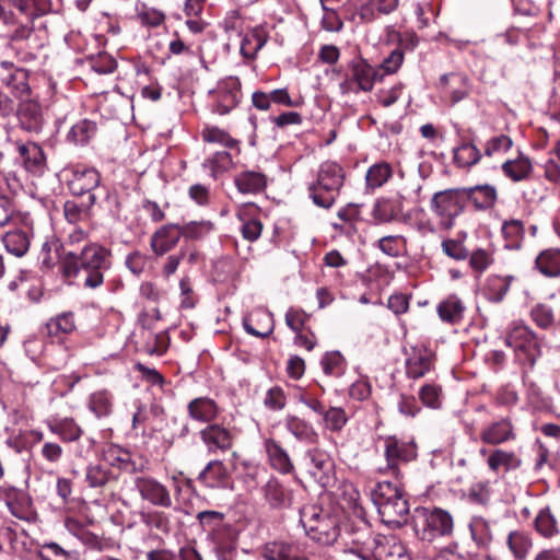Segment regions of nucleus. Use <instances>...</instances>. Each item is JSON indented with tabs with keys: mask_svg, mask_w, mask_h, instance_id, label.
Masks as SVG:
<instances>
[{
	"mask_svg": "<svg viewBox=\"0 0 560 560\" xmlns=\"http://www.w3.org/2000/svg\"><path fill=\"white\" fill-rule=\"evenodd\" d=\"M112 252L97 243L86 244L79 254L69 253L62 262L63 275L79 278L83 288L96 290L112 267Z\"/></svg>",
	"mask_w": 560,
	"mask_h": 560,
	"instance_id": "1",
	"label": "nucleus"
},
{
	"mask_svg": "<svg viewBox=\"0 0 560 560\" xmlns=\"http://www.w3.org/2000/svg\"><path fill=\"white\" fill-rule=\"evenodd\" d=\"M371 495L384 524L398 528L407 523L409 503L398 483L390 481L377 482Z\"/></svg>",
	"mask_w": 560,
	"mask_h": 560,
	"instance_id": "2",
	"label": "nucleus"
},
{
	"mask_svg": "<svg viewBox=\"0 0 560 560\" xmlns=\"http://www.w3.org/2000/svg\"><path fill=\"white\" fill-rule=\"evenodd\" d=\"M345 177V171L338 163L332 161L322 163L315 180L307 187L313 203L322 209H330L340 195Z\"/></svg>",
	"mask_w": 560,
	"mask_h": 560,
	"instance_id": "3",
	"label": "nucleus"
},
{
	"mask_svg": "<svg viewBox=\"0 0 560 560\" xmlns=\"http://www.w3.org/2000/svg\"><path fill=\"white\" fill-rule=\"evenodd\" d=\"M139 498L153 506L173 508L171 490L152 476H135L125 480L121 487V502L130 506L133 499Z\"/></svg>",
	"mask_w": 560,
	"mask_h": 560,
	"instance_id": "4",
	"label": "nucleus"
},
{
	"mask_svg": "<svg viewBox=\"0 0 560 560\" xmlns=\"http://www.w3.org/2000/svg\"><path fill=\"white\" fill-rule=\"evenodd\" d=\"M100 180L101 175L96 170L77 168L73 171L72 177L69 180V189L77 196L89 194V203L86 205V208L95 205L97 199H100V206L102 208L112 214L118 213L119 203L116 195H112L105 188L98 189L97 192L93 191L98 188Z\"/></svg>",
	"mask_w": 560,
	"mask_h": 560,
	"instance_id": "5",
	"label": "nucleus"
},
{
	"mask_svg": "<svg viewBox=\"0 0 560 560\" xmlns=\"http://www.w3.org/2000/svg\"><path fill=\"white\" fill-rule=\"evenodd\" d=\"M454 528V517L447 510L424 508L420 512V522L416 525V533L421 540L432 542L438 538L451 537Z\"/></svg>",
	"mask_w": 560,
	"mask_h": 560,
	"instance_id": "6",
	"label": "nucleus"
},
{
	"mask_svg": "<svg viewBox=\"0 0 560 560\" xmlns=\"http://www.w3.org/2000/svg\"><path fill=\"white\" fill-rule=\"evenodd\" d=\"M505 343L515 351L518 361L530 368L541 354L536 334L522 323H513L508 331Z\"/></svg>",
	"mask_w": 560,
	"mask_h": 560,
	"instance_id": "7",
	"label": "nucleus"
},
{
	"mask_svg": "<svg viewBox=\"0 0 560 560\" xmlns=\"http://www.w3.org/2000/svg\"><path fill=\"white\" fill-rule=\"evenodd\" d=\"M465 195L462 188H450L435 192L430 202L432 212L440 219L441 228L450 230L454 220L465 209Z\"/></svg>",
	"mask_w": 560,
	"mask_h": 560,
	"instance_id": "8",
	"label": "nucleus"
},
{
	"mask_svg": "<svg viewBox=\"0 0 560 560\" xmlns=\"http://www.w3.org/2000/svg\"><path fill=\"white\" fill-rule=\"evenodd\" d=\"M382 78L378 71L364 58L357 56L351 59L347 67L346 79L339 88L343 94L370 92L377 79Z\"/></svg>",
	"mask_w": 560,
	"mask_h": 560,
	"instance_id": "9",
	"label": "nucleus"
},
{
	"mask_svg": "<svg viewBox=\"0 0 560 560\" xmlns=\"http://www.w3.org/2000/svg\"><path fill=\"white\" fill-rule=\"evenodd\" d=\"M303 526L311 539L324 546L332 545L340 536L337 517L325 512L312 514Z\"/></svg>",
	"mask_w": 560,
	"mask_h": 560,
	"instance_id": "10",
	"label": "nucleus"
},
{
	"mask_svg": "<svg viewBox=\"0 0 560 560\" xmlns=\"http://www.w3.org/2000/svg\"><path fill=\"white\" fill-rule=\"evenodd\" d=\"M212 96V112L218 115H226L235 108L242 97L241 81L238 78L230 77L221 81L214 91L210 92Z\"/></svg>",
	"mask_w": 560,
	"mask_h": 560,
	"instance_id": "11",
	"label": "nucleus"
},
{
	"mask_svg": "<svg viewBox=\"0 0 560 560\" xmlns=\"http://www.w3.org/2000/svg\"><path fill=\"white\" fill-rule=\"evenodd\" d=\"M384 455L386 458V468H380L381 471H389L396 478L399 477L401 463H408L417 457L416 446L402 442L395 436H388L385 439V451Z\"/></svg>",
	"mask_w": 560,
	"mask_h": 560,
	"instance_id": "12",
	"label": "nucleus"
},
{
	"mask_svg": "<svg viewBox=\"0 0 560 560\" xmlns=\"http://www.w3.org/2000/svg\"><path fill=\"white\" fill-rule=\"evenodd\" d=\"M345 551L357 555L362 560H371L370 551L376 544L368 526L349 528L342 536Z\"/></svg>",
	"mask_w": 560,
	"mask_h": 560,
	"instance_id": "13",
	"label": "nucleus"
},
{
	"mask_svg": "<svg viewBox=\"0 0 560 560\" xmlns=\"http://www.w3.org/2000/svg\"><path fill=\"white\" fill-rule=\"evenodd\" d=\"M530 317L542 329L560 326V292L550 295L545 302L536 304L530 310Z\"/></svg>",
	"mask_w": 560,
	"mask_h": 560,
	"instance_id": "14",
	"label": "nucleus"
},
{
	"mask_svg": "<svg viewBox=\"0 0 560 560\" xmlns=\"http://www.w3.org/2000/svg\"><path fill=\"white\" fill-rule=\"evenodd\" d=\"M199 434L209 453L226 452L233 446V433L219 423L208 424Z\"/></svg>",
	"mask_w": 560,
	"mask_h": 560,
	"instance_id": "15",
	"label": "nucleus"
},
{
	"mask_svg": "<svg viewBox=\"0 0 560 560\" xmlns=\"http://www.w3.org/2000/svg\"><path fill=\"white\" fill-rule=\"evenodd\" d=\"M310 460L308 472L323 487L330 483L332 479L334 463L329 455L319 448H310L305 453Z\"/></svg>",
	"mask_w": 560,
	"mask_h": 560,
	"instance_id": "16",
	"label": "nucleus"
},
{
	"mask_svg": "<svg viewBox=\"0 0 560 560\" xmlns=\"http://www.w3.org/2000/svg\"><path fill=\"white\" fill-rule=\"evenodd\" d=\"M18 152L27 172L36 176H40L45 173L47 162L42 147L35 142L18 143Z\"/></svg>",
	"mask_w": 560,
	"mask_h": 560,
	"instance_id": "17",
	"label": "nucleus"
},
{
	"mask_svg": "<svg viewBox=\"0 0 560 560\" xmlns=\"http://www.w3.org/2000/svg\"><path fill=\"white\" fill-rule=\"evenodd\" d=\"M262 556L266 560H310L299 544L285 540L267 542Z\"/></svg>",
	"mask_w": 560,
	"mask_h": 560,
	"instance_id": "18",
	"label": "nucleus"
},
{
	"mask_svg": "<svg viewBox=\"0 0 560 560\" xmlns=\"http://www.w3.org/2000/svg\"><path fill=\"white\" fill-rule=\"evenodd\" d=\"M261 493L266 503L276 510L287 509L292 502V491L277 478L270 477L261 487Z\"/></svg>",
	"mask_w": 560,
	"mask_h": 560,
	"instance_id": "19",
	"label": "nucleus"
},
{
	"mask_svg": "<svg viewBox=\"0 0 560 560\" xmlns=\"http://www.w3.org/2000/svg\"><path fill=\"white\" fill-rule=\"evenodd\" d=\"M182 237L178 224H166L156 230L150 240V246L156 256H163L173 249Z\"/></svg>",
	"mask_w": 560,
	"mask_h": 560,
	"instance_id": "20",
	"label": "nucleus"
},
{
	"mask_svg": "<svg viewBox=\"0 0 560 560\" xmlns=\"http://www.w3.org/2000/svg\"><path fill=\"white\" fill-rule=\"evenodd\" d=\"M243 327L246 332L252 336L266 338L273 331V316L267 310H255L249 316L243 319Z\"/></svg>",
	"mask_w": 560,
	"mask_h": 560,
	"instance_id": "21",
	"label": "nucleus"
},
{
	"mask_svg": "<svg viewBox=\"0 0 560 560\" xmlns=\"http://www.w3.org/2000/svg\"><path fill=\"white\" fill-rule=\"evenodd\" d=\"M21 127L28 132H39L44 125L40 105L33 100H22L18 109Z\"/></svg>",
	"mask_w": 560,
	"mask_h": 560,
	"instance_id": "22",
	"label": "nucleus"
},
{
	"mask_svg": "<svg viewBox=\"0 0 560 560\" xmlns=\"http://www.w3.org/2000/svg\"><path fill=\"white\" fill-rule=\"evenodd\" d=\"M514 439V427L509 418L494 421L480 432V440L490 445H500Z\"/></svg>",
	"mask_w": 560,
	"mask_h": 560,
	"instance_id": "23",
	"label": "nucleus"
},
{
	"mask_svg": "<svg viewBox=\"0 0 560 560\" xmlns=\"http://www.w3.org/2000/svg\"><path fill=\"white\" fill-rule=\"evenodd\" d=\"M234 185L241 194L257 195L267 187V176L255 170L242 171L234 176Z\"/></svg>",
	"mask_w": 560,
	"mask_h": 560,
	"instance_id": "24",
	"label": "nucleus"
},
{
	"mask_svg": "<svg viewBox=\"0 0 560 560\" xmlns=\"http://www.w3.org/2000/svg\"><path fill=\"white\" fill-rule=\"evenodd\" d=\"M197 480L211 489L226 488L230 475L225 465L221 460H211L199 472Z\"/></svg>",
	"mask_w": 560,
	"mask_h": 560,
	"instance_id": "25",
	"label": "nucleus"
},
{
	"mask_svg": "<svg viewBox=\"0 0 560 560\" xmlns=\"http://www.w3.org/2000/svg\"><path fill=\"white\" fill-rule=\"evenodd\" d=\"M217 402L209 397H197L187 405V412L190 419L211 424L219 415Z\"/></svg>",
	"mask_w": 560,
	"mask_h": 560,
	"instance_id": "26",
	"label": "nucleus"
},
{
	"mask_svg": "<svg viewBox=\"0 0 560 560\" xmlns=\"http://www.w3.org/2000/svg\"><path fill=\"white\" fill-rule=\"evenodd\" d=\"M264 445L268 455V460L273 469L281 474H291L294 470V465L288 452L278 441L267 439Z\"/></svg>",
	"mask_w": 560,
	"mask_h": 560,
	"instance_id": "27",
	"label": "nucleus"
},
{
	"mask_svg": "<svg viewBox=\"0 0 560 560\" xmlns=\"http://www.w3.org/2000/svg\"><path fill=\"white\" fill-rule=\"evenodd\" d=\"M487 466L491 472H509L521 466L522 460L513 453L502 448L491 450L487 459Z\"/></svg>",
	"mask_w": 560,
	"mask_h": 560,
	"instance_id": "28",
	"label": "nucleus"
},
{
	"mask_svg": "<svg viewBox=\"0 0 560 560\" xmlns=\"http://www.w3.org/2000/svg\"><path fill=\"white\" fill-rule=\"evenodd\" d=\"M433 357L427 349H412L406 360V373L410 378L424 376L432 368Z\"/></svg>",
	"mask_w": 560,
	"mask_h": 560,
	"instance_id": "29",
	"label": "nucleus"
},
{
	"mask_svg": "<svg viewBox=\"0 0 560 560\" xmlns=\"http://www.w3.org/2000/svg\"><path fill=\"white\" fill-rule=\"evenodd\" d=\"M283 424L287 431L301 442L315 443L318 439V434L313 425L295 415H287L283 419Z\"/></svg>",
	"mask_w": 560,
	"mask_h": 560,
	"instance_id": "30",
	"label": "nucleus"
},
{
	"mask_svg": "<svg viewBox=\"0 0 560 560\" xmlns=\"http://www.w3.org/2000/svg\"><path fill=\"white\" fill-rule=\"evenodd\" d=\"M255 211H257V207L254 203H245L237 211V218L243 222L242 235L249 242L258 240L262 232V223L258 219L252 218Z\"/></svg>",
	"mask_w": 560,
	"mask_h": 560,
	"instance_id": "31",
	"label": "nucleus"
},
{
	"mask_svg": "<svg viewBox=\"0 0 560 560\" xmlns=\"http://www.w3.org/2000/svg\"><path fill=\"white\" fill-rule=\"evenodd\" d=\"M31 237L28 229H14L2 236V242L10 254L23 257L30 249Z\"/></svg>",
	"mask_w": 560,
	"mask_h": 560,
	"instance_id": "32",
	"label": "nucleus"
},
{
	"mask_svg": "<svg viewBox=\"0 0 560 560\" xmlns=\"http://www.w3.org/2000/svg\"><path fill=\"white\" fill-rule=\"evenodd\" d=\"M462 189L465 195V203L471 201L480 210L491 208L497 200V190L491 185H477Z\"/></svg>",
	"mask_w": 560,
	"mask_h": 560,
	"instance_id": "33",
	"label": "nucleus"
},
{
	"mask_svg": "<svg viewBox=\"0 0 560 560\" xmlns=\"http://www.w3.org/2000/svg\"><path fill=\"white\" fill-rule=\"evenodd\" d=\"M373 557L375 560H409L406 547L394 537L375 544Z\"/></svg>",
	"mask_w": 560,
	"mask_h": 560,
	"instance_id": "34",
	"label": "nucleus"
},
{
	"mask_svg": "<svg viewBox=\"0 0 560 560\" xmlns=\"http://www.w3.org/2000/svg\"><path fill=\"white\" fill-rule=\"evenodd\" d=\"M439 317L448 324H457L464 318L465 305L457 295H450L438 305Z\"/></svg>",
	"mask_w": 560,
	"mask_h": 560,
	"instance_id": "35",
	"label": "nucleus"
},
{
	"mask_svg": "<svg viewBox=\"0 0 560 560\" xmlns=\"http://www.w3.org/2000/svg\"><path fill=\"white\" fill-rule=\"evenodd\" d=\"M393 176V167L387 162H377L371 165L365 174L366 191H374L385 185Z\"/></svg>",
	"mask_w": 560,
	"mask_h": 560,
	"instance_id": "36",
	"label": "nucleus"
},
{
	"mask_svg": "<svg viewBox=\"0 0 560 560\" xmlns=\"http://www.w3.org/2000/svg\"><path fill=\"white\" fill-rule=\"evenodd\" d=\"M267 39L268 34L262 27H254L243 37L241 54L246 58L254 59L257 52L265 46Z\"/></svg>",
	"mask_w": 560,
	"mask_h": 560,
	"instance_id": "37",
	"label": "nucleus"
},
{
	"mask_svg": "<svg viewBox=\"0 0 560 560\" xmlns=\"http://www.w3.org/2000/svg\"><path fill=\"white\" fill-rule=\"evenodd\" d=\"M454 163L462 168H470L482 158L480 150L477 145L469 141L462 142L458 147L454 148Z\"/></svg>",
	"mask_w": 560,
	"mask_h": 560,
	"instance_id": "38",
	"label": "nucleus"
},
{
	"mask_svg": "<svg viewBox=\"0 0 560 560\" xmlns=\"http://www.w3.org/2000/svg\"><path fill=\"white\" fill-rule=\"evenodd\" d=\"M537 269L547 277L560 275V249L549 248L542 250L535 260Z\"/></svg>",
	"mask_w": 560,
	"mask_h": 560,
	"instance_id": "39",
	"label": "nucleus"
},
{
	"mask_svg": "<svg viewBox=\"0 0 560 560\" xmlns=\"http://www.w3.org/2000/svg\"><path fill=\"white\" fill-rule=\"evenodd\" d=\"M513 280V276L490 277L485 289L488 300L495 303L501 302L509 292Z\"/></svg>",
	"mask_w": 560,
	"mask_h": 560,
	"instance_id": "40",
	"label": "nucleus"
},
{
	"mask_svg": "<svg viewBox=\"0 0 560 560\" xmlns=\"http://www.w3.org/2000/svg\"><path fill=\"white\" fill-rule=\"evenodd\" d=\"M504 175L514 182L527 178L532 172V163L526 156H518L515 160H508L502 164Z\"/></svg>",
	"mask_w": 560,
	"mask_h": 560,
	"instance_id": "41",
	"label": "nucleus"
},
{
	"mask_svg": "<svg viewBox=\"0 0 560 560\" xmlns=\"http://www.w3.org/2000/svg\"><path fill=\"white\" fill-rule=\"evenodd\" d=\"M47 334L54 337L68 335L75 329L74 314L66 312L50 318L46 323Z\"/></svg>",
	"mask_w": 560,
	"mask_h": 560,
	"instance_id": "42",
	"label": "nucleus"
},
{
	"mask_svg": "<svg viewBox=\"0 0 560 560\" xmlns=\"http://www.w3.org/2000/svg\"><path fill=\"white\" fill-rule=\"evenodd\" d=\"M75 556V551L68 549L58 542H44L37 550V557L40 560H71Z\"/></svg>",
	"mask_w": 560,
	"mask_h": 560,
	"instance_id": "43",
	"label": "nucleus"
},
{
	"mask_svg": "<svg viewBox=\"0 0 560 560\" xmlns=\"http://www.w3.org/2000/svg\"><path fill=\"white\" fill-rule=\"evenodd\" d=\"M96 133V124L82 119L73 125L68 133V140L74 144L84 145Z\"/></svg>",
	"mask_w": 560,
	"mask_h": 560,
	"instance_id": "44",
	"label": "nucleus"
},
{
	"mask_svg": "<svg viewBox=\"0 0 560 560\" xmlns=\"http://www.w3.org/2000/svg\"><path fill=\"white\" fill-rule=\"evenodd\" d=\"M27 78L28 72L25 69H15L7 77H3L2 81L14 90L18 97L25 100L30 95Z\"/></svg>",
	"mask_w": 560,
	"mask_h": 560,
	"instance_id": "45",
	"label": "nucleus"
},
{
	"mask_svg": "<svg viewBox=\"0 0 560 560\" xmlns=\"http://www.w3.org/2000/svg\"><path fill=\"white\" fill-rule=\"evenodd\" d=\"M141 521L147 526L154 528L161 533L171 532V518L170 515L161 510H152L149 512H142L140 514Z\"/></svg>",
	"mask_w": 560,
	"mask_h": 560,
	"instance_id": "46",
	"label": "nucleus"
},
{
	"mask_svg": "<svg viewBox=\"0 0 560 560\" xmlns=\"http://www.w3.org/2000/svg\"><path fill=\"white\" fill-rule=\"evenodd\" d=\"M506 544L513 556L520 560L526 558L532 547L530 538L521 532H511L508 536Z\"/></svg>",
	"mask_w": 560,
	"mask_h": 560,
	"instance_id": "47",
	"label": "nucleus"
},
{
	"mask_svg": "<svg viewBox=\"0 0 560 560\" xmlns=\"http://www.w3.org/2000/svg\"><path fill=\"white\" fill-rule=\"evenodd\" d=\"M49 428L52 433L59 435L62 441L66 442L77 441L82 434L81 428L69 418H65L51 424Z\"/></svg>",
	"mask_w": 560,
	"mask_h": 560,
	"instance_id": "48",
	"label": "nucleus"
},
{
	"mask_svg": "<svg viewBox=\"0 0 560 560\" xmlns=\"http://www.w3.org/2000/svg\"><path fill=\"white\" fill-rule=\"evenodd\" d=\"M232 156L225 151H215L206 160L203 166L211 171V176L215 178L219 174L228 171L232 165Z\"/></svg>",
	"mask_w": 560,
	"mask_h": 560,
	"instance_id": "49",
	"label": "nucleus"
},
{
	"mask_svg": "<svg viewBox=\"0 0 560 560\" xmlns=\"http://www.w3.org/2000/svg\"><path fill=\"white\" fill-rule=\"evenodd\" d=\"M502 233L508 248H518L524 236V224L520 220L505 221L502 226Z\"/></svg>",
	"mask_w": 560,
	"mask_h": 560,
	"instance_id": "50",
	"label": "nucleus"
},
{
	"mask_svg": "<svg viewBox=\"0 0 560 560\" xmlns=\"http://www.w3.org/2000/svg\"><path fill=\"white\" fill-rule=\"evenodd\" d=\"M112 472L100 464H91L85 470V480L91 488H101L108 483Z\"/></svg>",
	"mask_w": 560,
	"mask_h": 560,
	"instance_id": "51",
	"label": "nucleus"
},
{
	"mask_svg": "<svg viewBox=\"0 0 560 560\" xmlns=\"http://www.w3.org/2000/svg\"><path fill=\"white\" fill-rule=\"evenodd\" d=\"M125 265L131 273L140 277L151 269L152 259L147 254L135 250L127 255Z\"/></svg>",
	"mask_w": 560,
	"mask_h": 560,
	"instance_id": "52",
	"label": "nucleus"
},
{
	"mask_svg": "<svg viewBox=\"0 0 560 560\" xmlns=\"http://www.w3.org/2000/svg\"><path fill=\"white\" fill-rule=\"evenodd\" d=\"M323 371L328 376H340L346 369L343 357L338 351L327 352L320 361Z\"/></svg>",
	"mask_w": 560,
	"mask_h": 560,
	"instance_id": "53",
	"label": "nucleus"
},
{
	"mask_svg": "<svg viewBox=\"0 0 560 560\" xmlns=\"http://www.w3.org/2000/svg\"><path fill=\"white\" fill-rule=\"evenodd\" d=\"M378 248L390 257H399L406 250V240L401 235H387L378 240Z\"/></svg>",
	"mask_w": 560,
	"mask_h": 560,
	"instance_id": "54",
	"label": "nucleus"
},
{
	"mask_svg": "<svg viewBox=\"0 0 560 560\" xmlns=\"http://www.w3.org/2000/svg\"><path fill=\"white\" fill-rule=\"evenodd\" d=\"M213 228L214 225L211 221H191L187 224L179 225L182 236L190 240L205 237Z\"/></svg>",
	"mask_w": 560,
	"mask_h": 560,
	"instance_id": "55",
	"label": "nucleus"
},
{
	"mask_svg": "<svg viewBox=\"0 0 560 560\" xmlns=\"http://www.w3.org/2000/svg\"><path fill=\"white\" fill-rule=\"evenodd\" d=\"M513 145L512 139L506 135H499L490 138L483 149V154L488 158L499 156L506 153Z\"/></svg>",
	"mask_w": 560,
	"mask_h": 560,
	"instance_id": "56",
	"label": "nucleus"
},
{
	"mask_svg": "<svg viewBox=\"0 0 560 560\" xmlns=\"http://www.w3.org/2000/svg\"><path fill=\"white\" fill-rule=\"evenodd\" d=\"M535 527L545 537H551L557 533V521L549 508L539 511L535 518Z\"/></svg>",
	"mask_w": 560,
	"mask_h": 560,
	"instance_id": "57",
	"label": "nucleus"
},
{
	"mask_svg": "<svg viewBox=\"0 0 560 560\" xmlns=\"http://www.w3.org/2000/svg\"><path fill=\"white\" fill-rule=\"evenodd\" d=\"M322 417L325 427L332 432L340 431L348 421L346 411L340 407H330L329 409H325Z\"/></svg>",
	"mask_w": 560,
	"mask_h": 560,
	"instance_id": "58",
	"label": "nucleus"
},
{
	"mask_svg": "<svg viewBox=\"0 0 560 560\" xmlns=\"http://www.w3.org/2000/svg\"><path fill=\"white\" fill-rule=\"evenodd\" d=\"M472 540L479 548H488L492 541V533L489 524L483 520H478L469 525Z\"/></svg>",
	"mask_w": 560,
	"mask_h": 560,
	"instance_id": "59",
	"label": "nucleus"
},
{
	"mask_svg": "<svg viewBox=\"0 0 560 560\" xmlns=\"http://www.w3.org/2000/svg\"><path fill=\"white\" fill-rule=\"evenodd\" d=\"M202 138L209 144L218 143L224 148H233L237 143L226 131L218 127H207L202 131Z\"/></svg>",
	"mask_w": 560,
	"mask_h": 560,
	"instance_id": "60",
	"label": "nucleus"
},
{
	"mask_svg": "<svg viewBox=\"0 0 560 560\" xmlns=\"http://www.w3.org/2000/svg\"><path fill=\"white\" fill-rule=\"evenodd\" d=\"M469 267L477 273L485 272L494 261L490 252L483 248H477L468 256Z\"/></svg>",
	"mask_w": 560,
	"mask_h": 560,
	"instance_id": "61",
	"label": "nucleus"
},
{
	"mask_svg": "<svg viewBox=\"0 0 560 560\" xmlns=\"http://www.w3.org/2000/svg\"><path fill=\"white\" fill-rule=\"evenodd\" d=\"M91 410L97 417L108 416L113 410V399L107 392L94 393L90 401Z\"/></svg>",
	"mask_w": 560,
	"mask_h": 560,
	"instance_id": "62",
	"label": "nucleus"
},
{
	"mask_svg": "<svg viewBox=\"0 0 560 560\" xmlns=\"http://www.w3.org/2000/svg\"><path fill=\"white\" fill-rule=\"evenodd\" d=\"M264 406L271 411L283 410L287 406V395L280 386L270 387L264 397Z\"/></svg>",
	"mask_w": 560,
	"mask_h": 560,
	"instance_id": "63",
	"label": "nucleus"
},
{
	"mask_svg": "<svg viewBox=\"0 0 560 560\" xmlns=\"http://www.w3.org/2000/svg\"><path fill=\"white\" fill-rule=\"evenodd\" d=\"M442 252L454 260H465L469 256L468 249L463 242L454 238L444 240L441 244Z\"/></svg>",
	"mask_w": 560,
	"mask_h": 560,
	"instance_id": "64",
	"label": "nucleus"
}]
</instances>
